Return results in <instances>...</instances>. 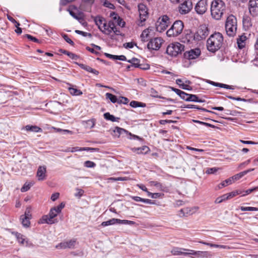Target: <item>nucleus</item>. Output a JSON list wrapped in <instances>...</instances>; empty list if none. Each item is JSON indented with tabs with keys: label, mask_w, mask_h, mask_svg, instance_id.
<instances>
[{
	"label": "nucleus",
	"mask_w": 258,
	"mask_h": 258,
	"mask_svg": "<svg viewBox=\"0 0 258 258\" xmlns=\"http://www.w3.org/2000/svg\"><path fill=\"white\" fill-rule=\"evenodd\" d=\"M129 102V100L125 97H120L118 100V103L126 104Z\"/></svg>",
	"instance_id": "56"
},
{
	"label": "nucleus",
	"mask_w": 258,
	"mask_h": 258,
	"mask_svg": "<svg viewBox=\"0 0 258 258\" xmlns=\"http://www.w3.org/2000/svg\"><path fill=\"white\" fill-rule=\"evenodd\" d=\"M68 11L69 12L70 14L75 19L78 20L81 19V17L79 15L77 14L73 11L68 10Z\"/></svg>",
	"instance_id": "62"
},
{
	"label": "nucleus",
	"mask_w": 258,
	"mask_h": 258,
	"mask_svg": "<svg viewBox=\"0 0 258 258\" xmlns=\"http://www.w3.org/2000/svg\"><path fill=\"white\" fill-rule=\"evenodd\" d=\"M186 252L185 253V256H190L191 258H196L198 251L195 250L190 249H186Z\"/></svg>",
	"instance_id": "39"
},
{
	"label": "nucleus",
	"mask_w": 258,
	"mask_h": 258,
	"mask_svg": "<svg viewBox=\"0 0 258 258\" xmlns=\"http://www.w3.org/2000/svg\"><path fill=\"white\" fill-rule=\"evenodd\" d=\"M147 195L149 197H150L151 198L153 199H157L161 198L162 196H163V194L160 193H152L150 191H147Z\"/></svg>",
	"instance_id": "51"
},
{
	"label": "nucleus",
	"mask_w": 258,
	"mask_h": 258,
	"mask_svg": "<svg viewBox=\"0 0 258 258\" xmlns=\"http://www.w3.org/2000/svg\"><path fill=\"white\" fill-rule=\"evenodd\" d=\"M240 209L241 211H258V208L256 207L241 206Z\"/></svg>",
	"instance_id": "47"
},
{
	"label": "nucleus",
	"mask_w": 258,
	"mask_h": 258,
	"mask_svg": "<svg viewBox=\"0 0 258 258\" xmlns=\"http://www.w3.org/2000/svg\"><path fill=\"white\" fill-rule=\"evenodd\" d=\"M183 29V23L181 21H176L171 27L168 29L166 34L168 37H175L181 33Z\"/></svg>",
	"instance_id": "6"
},
{
	"label": "nucleus",
	"mask_w": 258,
	"mask_h": 258,
	"mask_svg": "<svg viewBox=\"0 0 258 258\" xmlns=\"http://www.w3.org/2000/svg\"><path fill=\"white\" fill-rule=\"evenodd\" d=\"M33 184L34 183L32 182H26L21 188V191L23 192L28 191Z\"/></svg>",
	"instance_id": "44"
},
{
	"label": "nucleus",
	"mask_w": 258,
	"mask_h": 258,
	"mask_svg": "<svg viewBox=\"0 0 258 258\" xmlns=\"http://www.w3.org/2000/svg\"><path fill=\"white\" fill-rule=\"evenodd\" d=\"M25 37H27L28 39H29V40H32L34 42H37V43H39V41L38 39H37L36 38L29 35V34H26L25 35Z\"/></svg>",
	"instance_id": "64"
},
{
	"label": "nucleus",
	"mask_w": 258,
	"mask_h": 258,
	"mask_svg": "<svg viewBox=\"0 0 258 258\" xmlns=\"http://www.w3.org/2000/svg\"><path fill=\"white\" fill-rule=\"evenodd\" d=\"M209 35L208 27L205 25H201L198 29L197 32L194 34V39L199 41L204 39Z\"/></svg>",
	"instance_id": "9"
},
{
	"label": "nucleus",
	"mask_w": 258,
	"mask_h": 258,
	"mask_svg": "<svg viewBox=\"0 0 258 258\" xmlns=\"http://www.w3.org/2000/svg\"><path fill=\"white\" fill-rule=\"evenodd\" d=\"M248 10L252 17L258 16V0H249L248 2Z\"/></svg>",
	"instance_id": "14"
},
{
	"label": "nucleus",
	"mask_w": 258,
	"mask_h": 258,
	"mask_svg": "<svg viewBox=\"0 0 258 258\" xmlns=\"http://www.w3.org/2000/svg\"><path fill=\"white\" fill-rule=\"evenodd\" d=\"M105 55L108 58H109L112 59L120 60H122V61H125L126 59V57L123 55H115L110 54H109L107 53H105Z\"/></svg>",
	"instance_id": "29"
},
{
	"label": "nucleus",
	"mask_w": 258,
	"mask_h": 258,
	"mask_svg": "<svg viewBox=\"0 0 258 258\" xmlns=\"http://www.w3.org/2000/svg\"><path fill=\"white\" fill-rule=\"evenodd\" d=\"M13 234L16 236L18 242L23 246L28 247H33V245L31 242H30L25 236L18 232H15Z\"/></svg>",
	"instance_id": "13"
},
{
	"label": "nucleus",
	"mask_w": 258,
	"mask_h": 258,
	"mask_svg": "<svg viewBox=\"0 0 258 258\" xmlns=\"http://www.w3.org/2000/svg\"><path fill=\"white\" fill-rule=\"evenodd\" d=\"M103 5L106 7V8H108L110 9H114V6L113 4H112L111 3H110L109 2L106 1V0H104L103 2Z\"/></svg>",
	"instance_id": "55"
},
{
	"label": "nucleus",
	"mask_w": 258,
	"mask_h": 258,
	"mask_svg": "<svg viewBox=\"0 0 258 258\" xmlns=\"http://www.w3.org/2000/svg\"><path fill=\"white\" fill-rule=\"evenodd\" d=\"M105 119L110 120L112 122L118 121L119 118L115 117L113 115L110 114L109 112H106L103 115Z\"/></svg>",
	"instance_id": "33"
},
{
	"label": "nucleus",
	"mask_w": 258,
	"mask_h": 258,
	"mask_svg": "<svg viewBox=\"0 0 258 258\" xmlns=\"http://www.w3.org/2000/svg\"><path fill=\"white\" fill-rule=\"evenodd\" d=\"M76 244L77 241L75 239H71L59 243L56 246V248L58 249L74 248Z\"/></svg>",
	"instance_id": "15"
},
{
	"label": "nucleus",
	"mask_w": 258,
	"mask_h": 258,
	"mask_svg": "<svg viewBox=\"0 0 258 258\" xmlns=\"http://www.w3.org/2000/svg\"><path fill=\"white\" fill-rule=\"evenodd\" d=\"M211 15L216 20L222 18L226 10V6L222 0H213L211 5Z\"/></svg>",
	"instance_id": "1"
},
{
	"label": "nucleus",
	"mask_w": 258,
	"mask_h": 258,
	"mask_svg": "<svg viewBox=\"0 0 258 258\" xmlns=\"http://www.w3.org/2000/svg\"><path fill=\"white\" fill-rule=\"evenodd\" d=\"M130 106L134 108L138 107H145L146 106V104L136 101H132L130 103Z\"/></svg>",
	"instance_id": "42"
},
{
	"label": "nucleus",
	"mask_w": 258,
	"mask_h": 258,
	"mask_svg": "<svg viewBox=\"0 0 258 258\" xmlns=\"http://www.w3.org/2000/svg\"><path fill=\"white\" fill-rule=\"evenodd\" d=\"M25 128L27 131H32L34 132H39L41 131V129L40 127L35 125L33 126L27 125L25 126Z\"/></svg>",
	"instance_id": "45"
},
{
	"label": "nucleus",
	"mask_w": 258,
	"mask_h": 258,
	"mask_svg": "<svg viewBox=\"0 0 258 258\" xmlns=\"http://www.w3.org/2000/svg\"><path fill=\"white\" fill-rule=\"evenodd\" d=\"M170 19L166 15L160 17L156 24L157 31L160 32L164 31L170 24Z\"/></svg>",
	"instance_id": "8"
},
{
	"label": "nucleus",
	"mask_w": 258,
	"mask_h": 258,
	"mask_svg": "<svg viewBox=\"0 0 258 258\" xmlns=\"http://www.w3.org/2000/svg\"><path fill=\"white\" fill-rule=\"evenodd\" d=\"M76 191L77 192L75 194V196L78 198H81L84 192L83 189L80 188H76Z\"/></svg>",
	"instance_id": "59"
},
{
	"label": "nucleus",
	"mask_w": 258,
	"mask_h": 258,
	"mask_svg": "<svg viewBox=\"0 0 258 258\" xmlns=\"http://www.w3.org/2000/svg\"><path fill=\"white\" fill-rule=\"evenodd\" d=\"M131 150L134 153L140 154L148 153L149 151V148L147 146H144L142 147L133 148Z\"/></svg>",
	"instance_id": "22"
},
{
	"label": "nucleus",
	"mask_w": 258,
	"mask_h": 258,
	"mask_svg": "<svg viewBox=\"0 0 258 258\" xmlns=\"http://www.w3.org/2000/svg\"><path fill=\"white\" fill-rule=\"evenodd\" d=\"M243 24L244 27L249 28L252 25L251 19L248 16H244L243 18Z\"/></svg>",
	"instance_id": "32"
},
{
	"label": "nucleus",
	"mask_w": 258,
	"mask_h": 258,
	"mask_svg": "<svg viewBox=\"0 0 258 258\" xmlns=\"http://www.w3.org/2000/svg\"><path fill=\"white\" fill-rule=\"evenodd\" d=\"M95 22L100 29V28L102 27L104 23L106 22V20L103 17L97 16L95 19Z\"/></svg>",
	"instance_id": "34"
},
{
	"label": "nucleus",
	"mask_w": 258,
	"mask_h": 258,
	"mask_svg": "<svg viewBox=\"0 0 258 258\" xmlns=\"http://www.w3.org/2000/svg\"><path fill=\"white\" fill-rule=\"evenodd\" d=\"M65 204L61 203L59 205L54 207L51 209L49 215H45L40 219L39 223L41 224L47 223L52 224L57 222V221L54 219L58 214L60 213L61 210L64 207Z\"/></svg>",
	"instance_id": "3"
},
{
	"label": "nucleus",
	"mask_w": 258,
	"mask_h": 258,
	"mask_svg": "<svg viewBox=\"0 0 258 258\" xmlns=\"http://www.w3.org/2000/svg\"><path fill=\"white\" fill-rule=\"evenodd\" d=\"M70 87L68 88V90L70 92V93L73 96H80L83 93L82 92L76 88L74 87V86L71 85L70 84H68Z\"/></svg>",
	"instance_id": "24"
},
{
	"label": "nucleus",
	"mask_w": 258,
	"mask_h": 258,
	"mask_svg": "<svg viewBox=\"0 0 258 258\" xmlns=\"http://www.w3.org/2000/svg\"><path fill=\"white\" fill-rule=\"evenodd\" d=\"M198 210V207L184 208H183V215H186V216H187L190 215H192L196 213Z\"/></svg>",
	"instance_id": "23"
},
{
	"label": "nucleus",
	"mask_w": 258,
	"mask_h": 258,
	"mask_svg": "<svg viewBox=\"0 0 258 258\" xmlns=\"http://www.w3.org/2000/svg\"><path fill=\"white\" fill-rule=\"evenodd\" d=\"M84 70H86V71H87L88 72L92 73L96 75H97L99 74L98 71H97V70H96L95 69H92L90 67L87 66V65L85 66Z\"/></svg>",
	"instance_id": "52"
},
{
	"label": "nucleus",
	"mask_w": 258,
	"mask_h": 258,
	"mask_svg": "<svg viewBox=\"0 0 258 258\" xmlns=\"http://www.w3.org/2000/svg\"><path fill=\"white\" fill-rule=\"evenodd\" d=\"M193 5L191 0H185L178 7V11L180 14H188L192 9Z\"/></svg>",
	"instance_id": "11"
},
{
	"label": "nucleus",
	"mask_w": 258,
	"mask_h": 258,
	"mask_svg": "<svg viewBox=\"0 0 258 258\" xmlns=\"http://www.w3.org/2000/svg\"><path fill=\"white\" fill-rule=\"evenodd\" d=\"M119 224L133 225H135L136 223L133 221L119 219Z\"/></svg>",
	"instance_id": "53"
},
{
	"label": "nucleus",
	"mask_w": 258,
	"mask_h": 258,
	"mask_svg": "<svg viewBox=\"0 0 258 258\" xmlns=\"http://www.w3.org/2000/svg\"><path fill=\"white\" fill-rule=\"evenodd\" d=\"M186 248L175 247L171 250V252L174 255H183L185 256V253L186 252Z\"/></svg>",
	"instance_id": "20"
},
{
	"label": "nucleus",
	"mask_w": 258,
	"mask_h": 258,
	"mask_svg": "<svg viewBox=\"0 0 258 258\" xmlns=\"http://www.w3.org/2000/svg\"><path fill=\"white\" fill-rule=\"evenodd\" d=\"M248 172H249L248 170H245V171H242L241 172H240L230 178L232 179V181L233 182L234 180H237L239 179L240 178H241L242 177H243L244 175H245Z\"/></svg>",
	"instance_id": "38"
},
{
	"label": "nucleus",
	"mask_w": 258,
	"mask_h": 258,
	"mask_svg": "<svg viewBox=\"0 0 258 258\" xmlns=\"http://www.w3.org/2000/svg\"><path fill=\"white\" fill-rule=\"evenodd\" d=\"M114 23L112 21H106L104 23L101 28H100V31H101L104 34L106 35H110L112 32L113 27H114Z\"/></svg>",
	"instance_id": "16"
},
{
	"label": "nucleus",
	"mask_w": 258,
	"mask_h": 258,
	"mask_svg": "<svg viewBox=\"0 0 258 258\" xmlns=\"http://www.w3.org/2000/svg\"><path fill=\"white\" fill-rule=\"evenodd\" d=\"M105 96L106 98L109 99L111 102L113 103L116 102L118 103V99L116 96L109 93H106Z\"/></svg>",
	"instance_id": "43"
},
{
	"label": "nucleus",
	"mask_w": 258,
	"mask_h": 258,
	"mask_svg": "<svg viewBox=\"0 0 258 258\" xmlns=\"http://www.w3.org/2000/svg\"><path fill=\"white\" fill-rule=\"evenodd\" d=\"M233 182L232 179L230 177L224 180L220 184H219L217 187V189L222 188L224 187L227 186L228 185L232 184Z\"/></svg>",
	"instance_id": "30"
},
{
	"label": "nucleus",
	"mask_w": 258,
	"mask_h": 258,
	"mask_svg": "<svg viewBox=\"0 0 258 258\" xmlns=\"http://www.w3.org/2000/svg\"><path fill=\"white\" fill-rule=\"evenodd\" d=\"M223 37L222 34L215 32L212 34L207 41V47L209 51L215 52L219 50L223 43Z\"/></svg>",
	"instance_id": "2"
},
{
	"label": "nucleus",
	"mask_w": 258,
	"mask_h": 258,
	"mask_svg": "<svg viewBox=\"0 0 258 258\" xmlns=\"http://www.w3.org/2000/svg\"><path fill=\"white\" fill-rule=\"evenodd\" d=\"M111 16L113 17V19L115 21V22L118 25L121 27H123L125 23L124 22L122 21V19H120L119 17L118 16V15L115 14V13H111Z\"/></svg>",
	"instance_id": "27"
},
{
	"label": "nucleus",
	"mask_w": 258,
	"mask_h": 258,
	"mask_svg": "<svg viewBox=\"0 0 258 258\" xmlns=\"http://www.w3.org/2000/svg\"><path fill=\"white\" fill-rule=\"evenodd\" d=\"M188 96H189V94H187V93H186L185 92H183V91H181V93L179 94V96L180 97L186 101V99H187L188 98Z\"/></svg>",
	"instance_id": "63"
},
{
	"label": "nucleus",
	"mask_w": 258,
	"mask_h": 258,
	"mask_svg": "<svg viewBox=\"0 0 258 258\" xmlns=\"http://www.w3.org/2000/svg\"><path fill=\"white\" fill-rule=\"evenodd\" d=\"M210 254L207 251H198L197 255L196 258H208Z\"/></svg>",
	"instance_id": "36"
},
{
	"label": "nucleus",
	"mask_w": 258,
	"mask_h": 258,
	"mask_svg": "<svg viewBox=\"0 0 258 258\" xmlns=\"http://www.w3.org/2000/svg\"><path fill=\"white\" fill-rule=\"evenodd\" d=\"M184 108H188V109L196 108V109H198L202 110H203L204 111L214 113L213 112L209 111V110H207L206 109L200 108V107H199L198 106L195 105H192V104L187 105L186 106H185Z\"/></svg>",
	"instance_id": "50"
},
{
	"label": "nucleus",
	"mask_w": 258,
	"mask_h": 258,
	"mask_svg": "<svg viewBox=\"0 0 258 258\" xmlns=\"http://www.w3.org/2000/svg\"><path fill=\"white\" fill-rule=\"evenodd\" d=\"M115 224H119V219H115V218H112L111 219L107 221L103 222L101 225L102 226H107L109 225H112Z\"/></svg>",
	"instance_id": "31"
},
{
	"label": "nucleus",
	"mask_w": 258,
	"mask_h": 258,
	"mask_svg": "<svg viewBox=\"0 0 258 258\" xmlns=\"http://www.w3.org/2000/svg\"><path fill=\"white\" fill-rule=\"evenodd\" d=\"M201 54V50L199 48L191 49L184 53V56L188 59H194L197 58Z\"/></svg>",
	"instance_id": "17"
},
{
	"label": "nucleus",
	"mask_w": 258,
	"mask_h": 258,
	"mask_svg": "<svg viewBox=\"0 0 258 258\" xmlns=\"http://www.w3.org/2000/svg\"><path fill=\"white\" fill-rule=\"evenodd\" d=\"M128 62L131 63L132 66L136 68H139L140 65L139 60L136 58H133L132 59L128 60Z\"/></svg>",
	"instance_id": "48"
},
{
	"label": "nucleus",
	"mask_w": 258,
	"mask_h": 258,
	"mask_svg": "<svg viewBox=\"0 0 258 258\" xmlns=\"http://www.w3.org/2000/svg\"><path fill=\"white\" fill-rule=\"evenodd\" d=\"M139 18L136 21V24L139 26H143L145 24L146 20L149 17L148 9L146 5L140 3L138 6Z\"/></svg>",
	"instance_id": "5"
},
{
	"label": "nucleus",
	"mask_w": 258,
	"mask_h": 258,
	"mask_svg": "<svg viewBox=\"0 0 258 258\" xmlns=\"http://www.w3.org/2000/svg\"><path fill=\"white\" fill-rule=\"evenodd\" d=\"M209 83L214 86L224 88L227 89H234V87L232 86H229L224 84L216 83L212 81H209Z\"/></svg>",
	"instance_id": "25"
},
{
	"label": "nucleus",
	"mask_w": 258,
	"mask_h": 258,
	"mask_svg": "<svg viewBox=\"0 0 258 258\" xmlns=\"http://www.w3.org/2000/svg\"><path fill=\"white\" fill-rule=\"evenodd\" d=\"M62 36L68 43L72 45H73L74 44V42L70 38H69L67 35L63 34H62Z\"/></svg>",
	"instance_id": "61"
},
{
	"label": "nucleus",
	"mask_w": 258,
	"mask_h": 258,
	"mask_svg": "<svg viewBox=\"0 0 258 258\" xmlns=\"http://www.w3.org/2000/svg\"><path fill=\"white\" fill-rule=\"evenodd\" d=\"M30 218L23 217V216L20 217L21 223L23 226L26 228L29 227L30 225Z\"/></svg>",
	"instance_id": "35"
},
{
	"label": "nucleus",
	"mask_w": 258,
	"mask_h": 258,
	"mask_svg": "<svg viewBox=\"0 0 258 258\" xmlns=\"http://www.w3.org/2000/svg\"><path fill=\"white\" fill-rule=\"evenodd\" d=\"M208 9L207 0H200L195 6V11L197 14L203 15Z\"/></svg>",
	"instance_id": "12"
},
{
	"label": "nucleus",
	"mask_w": 258,
	"mask_h": 258,
	"mask_svg": "<svg viewBox=\"0 0 258 258\" xmlns=\"http://www.w3.org/2000/svg\"><path fill=\"white\" fill-rule=\"evenodd\" d=\"M247 40V37L245 35H242L240 36L237 39V43L238 45V47L240 49H242L246 45V41Z\"/></svg>",
	"instance_id": "21"
},
{
	"label": "nucleus",
	"mask_w": 258,
	"mask_h": 258,
	"mask_svg": "<svg viewBox=\"0 0 258 258\" xmlns=\"http://www.w3.org/2000/svg\"><path fill=\"white\" fill-rule=\"evenodd\" d=\"M242 194V191L241 190H236L235 191H233L232 192H230L229 193L226 194L228 199H230L237 195H240Z\"/></svg>",
	"instance_id": "41"
},
{
	"label": "nucleus",
	"mask_w": 258,
	"mask_h": 258,
	"mask_svg": "<svg viewBox=\"0 0 258 258\" xmlns=\"http://www.w3.org/2000/svg\"><path fill=\"white\" fill-rule=\"evenodd\" d=\"M151 31H152L151 29L148 28V29L144 30L143 31L141 35V40L143 42H145V41H147V39L149 37L150 33Z\"/></svg>",
	"instance_id": "28"
},
{
	"label": "nucleus",
	"mask_w": 258,
	"mask_h": 258,
	"mask_svg": "<svg viewBox=\"0 0 258 258\" xmlns=\"http://www.w3.org/2000/svg\"><path fill=\"white\" fill-rule=\"evenodd\" d=\"M113 131L114 133L116 134L115 136L117 137H119L120 135L123 133H128V132L126 130L118 126L115 127Z\"/></svg>",
	"instance_id": "37"
},
{
	"label": "nucleus",
	"mask_w": 258,
	"mask_h": 258,
	"mask_svg": "<svg viewBox=\"0 0 258 258\" xmlns=\"http://www.w3.org/2000/svg\"><path fill=\"white\" fill-rule=\"evenodd\" d=\"M237 19L233 15H229L226 19L225 22V30L227 34L233 37L235 35L237 31Z\"/></svg>",
	"instance_id": "4"
},
{
	"label": "nucleus",
	"mask_w": 258,
	"mask_h": 258,
	"mask_svg": "<svg viewBox=\"0 0 258 258\" xmlns=\"http://www.w3.org/2000/svg\"><path fill=\"white\" fill-rule=\"evenodd\" d=\"M186 101H193L196 102H203L201 99H199L197 95L194 94H189L188 98L186 99Z\"/></svg>",
	"instance_id": "40"
},
{
	"label": "nucleus",
	"mask_w": 258,
	"mask_h": 258,
	"mask_svg": "<svg viewBox=\"0 0 258 258\" xmlns=\"http://www.w3.org/2000/svg\"><path fill=\"white\" fill-rule=\"evenodd\" d=\"M163 42V40L161 37H155L150 39L147 44V47L150 50H158Z\"/></svg>",
	"instance_id": "10"
},
{
	"label": "nucleus",
	"mask_w": 258,
	"mask_h": 258,
	"mask_svg": "<svg viewBox=\"0 0 258 258\" xmlns=\"http://www.w3.org/2000/svg\"><path fill=\"white\" fill-rule=\"evenodd\" d=\"M95 151L97 150L96 148H89V147H83V148H80L78 147H73L70 149H68V151H70L71 152H75L77 151Z\"/></svg>",
	"instance_id": "26"
},
{
	"label": "nucleus",
	"mask_w": 258,
	"mask_h": 258,
	"mask_svg": "<svg viewBox=\"0 0 258 258\" xmlns=\"http://www.w3.org/2000/svg\"><path fill=\"white\" fill-rule=\"evenodd\" d=\"M258 189V186L253 187L252 188L248 189L247 190H246L245 191H242V196H245L246 195H249L251 192Z\"/></svg>",
	"instance_id": "54"
},
{
	"label": "nucleus",
	"mask_w": 258,
	"mask_h": 258,
	"mask_svg": "<svg viewBox=\"0 0 258 258\" xmlns=\"http://www.w3.org/2000/svg\"><path fill=\"white\" fill-rule=\"evenodd\" d=\"M84 165L85 167L88 168H93L96 165L95 163L91 161H86L84 163Z\"/></svg>",
	"instance_id": "57"
},
{
	"label": "nucleus",
	"mask_w": 258,
	"mask_h": 258,
	"mask_svg": "<svg viewBox=\"0 0 258 258\" xmlns=\"http://www.w3.org/2000/svg\"><path fill=\"white\" fill-rule=\"evenodd\" d=\"M192 121L194 122H196V123H198L202 124V125H204L208 127H214V125H213L211 124H210L209 123L203 122V121L198 120H192Z\"/></svg>",
	"instance_id": "58"
},
{
	"label": "nucleus",
	"mask_w": 258,
	"mask_h": 258,
	"mask_svg": "<svg viewBox=\"0 0 258 258\" xmlns=\"http://www.w3.org/2000/svg\"><path fill=\"white\" fill-rule=\"evenodd\" d=\"M37 177L38 180L42 181L46 177V168L45 166H40L38 167L37 172Z\"/></svg>",
	"instance_id": "18"
},
{
	"label": "nucleus",
	"mask_w": 258,
	"mask_h": 258,
	"mask_svg": "<svg viewBox=\"0 0 258 258\" xmlns=\"http://www.w3.org/2000/svg\"><path fill=\"white\" fill-rule=\"evenodd\" d=\"M183 45L178 42L172 43L169 44L166 49V53L171 56H176L184 50Z\"/></svg>",
	"instance_id": "7"
},
{
	"label": "nucleus",
	"mask_w": 258,
	"mask_h": 258,
	"mask_svg": "<svg viewBox=\"0 0 258 258\" xmlns=\"http://www.w3.org/2000/svg\"><path fill=\"white\" fill-rule=\"evenodd\" d=\"M227 200H228V199L227 195L226 194L223 195L222 196H221L220 197H218L215 200V203L216 204H220V203H222V202L225 201Z\"/></svg>",
	"instance_id": "46"
},
{
	"label": "nucleus",
	"mask_w": 258,
	"mask_h": 258,
	"mask_svg": "<svg viewBox=\"0 0 258 258\" xmlns=\"http://www.w3.org/2000/svg\"><path fill=\"white\" fill-rule=\"evenodd\" d=\"M150 183L151 185L155 186L159 190L163 191L164 192H168L169 191V188L168 187L163 185L160 182L153 181H151Z\"/></svg>",
	"instance_id": "19"
},
{
	"label": "nucleus",
	"mask_w": 258,
	"mask_h": 258,
	"mask_svg": "<svg viewBox=\"0 0 258 258\" xmlns=\"http://www.w3.org/2000/svg\"><path fill=\"white\" fill-rule=\"evenodd\" d=\"M194 34L190 33L186 34L185 36V39L186 40L187 43H192V41L195 39H194Z\"/></svg>",
	"instance_id": "49"
},
{
	"label": "nucleus",
	"mask_w": 258,
	"mask_h": 258,
	"mask_svg": "<svg viewBox=\"0 0 258 258\" xmlns=\"http://www.w3.org/2000/svg\"><path fill=\"white\" fill-rule=\"evenodd\" d=\"M199 242L200 243H202L203 244H204V245H209L211 247H216V248H219V245H218V244L210 243L206 242H205L203 241H200Z\"/></svg>",
	"instance_id": "60"
}]
</instances>
